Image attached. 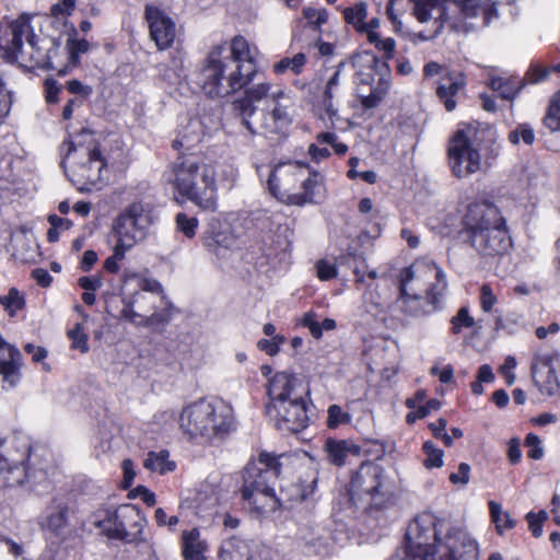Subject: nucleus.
<instances>
[{
    "label": "nucleus",
    "mask_w": 560,
    "mask_h": 560,
    "mask_svg": "<svg viewBox=\"0 0 560 560\" xmlns=\"http://www.w3.org/2000/svg\"><path fill=\"white\" fill-rule=\"evenodd\" d=\"M308 390L293 374L278 372L269 381L268 417L282 432L299 433L308 427L310 416L304 395Z\"/></svg>",
    "instance_id": "f257e3e1"
},
{
    "label": "nucleus",
    "mask_w": 560,
    "mask_h": 560,
    "mask_svg": "<svg viewBox=\"0 0 560 560\" xmlns=\"http://www.w3.org/2000/svg\"><path fill=\"white\" fill-rule=\"evenodd\" d=\"M179 428L189 440L213 443L228 438L235 429L233 409L221 399H199L183 408Z\"/></svg>",
    "instance_id": "f03ea898"
},
{
    "label": "nucleus",
    "mask_w": 560,
    "mask_h": 560,
    "mask_svg": "<svg viewBox=\"0 0 560 560\" xmlns=\"http://www.w3.org/2000/svg\"><path fill=\"white\" fill-rule=\"evenodd\" d=\"M281 465L273 454L261 452L257 459L244 468L242 498L259 514L275 512L279 508L275 483Z\"/></svg>",
    "instance_id": "7ed1b4c3"
},
{
    "label": "nucleus",
    "mask_w": 560,
    "mask_h": 560,
    "mask_svg": "<svg viewBox=\"0 0 560 560\" xmlns=\"http://www.w3.org/2000/svg\"><path fill=\"white\" fill-rule=\"evenodd\" d=\"M60 150L61 165L73 183L96 185L102 179L106 163L90 130L83 129L74 139L62 142Z\"/></svg>",
    "instance_id": "20e7f679"
},
{
    "label": "nucleus",
    "mask_w": 560,
    "mask_h": 560,
    "mask_svg": "<svg viewBox=\"0 0 560 560\" xmlns=\"http://www.w3.org/2000/svg\"><path fill=\"white\" fill-rule=\"evenodd\" d=\"M173 184L178 194L206 211L217 210L215 170L195 158H183L173 166Z\"/></svg>",
    "instance_id": "39448f33"
},
{
    "label": "nucleus",
    "mask_w": 560,
    "mask_h": 560,
    "mask_svg": "<svg viewBox=\"0 0 560 560\" xmlns=\"http://www.w3.org/2000/svg\"><path fill=\"white\" fill-rule=\"evenodd\" d=\"M250 65L226 59L220 48L213 49L199 74V83L210 97L229 95L245 86L254 77Z\"/></svg>",
    "instance_id": "423d86ee"
},
{
    "label": "nucleus",
    "mask_w": 560,
    "mask_h": 560,
    "mask_svg": "<svg viewBox=\"0 0 560 560\" xmlns=\"http://www.w3.org/2000/svg\"><path fill=\"white\" fill-rule=\"evenodd\" d=\"M31 444L26 436L13 434L0 440V486L15 487L30 479L26 466Z\"/></svg>",
    "instance_id": "0eeeda50"
},
{
    "label": "nucleus",
    "mask_w": 560,
    "mask_h": 560,
    "mask_svg": "<svg viewBox=\"0 0 560 560\" xmlns=\"http://www.w3.org/2000/svg\"><path fill=\"white\" fill-rule=\"evenodd\" d=\"M152 223L151 209L141 202H133L113 223L115 242L120 247L131 249L147 238Z\"/></svg>",
    "instance_id": "6e6552de"
},
{
    "label": "nucleus",
    "mask_w": 560,
    "mask_h": 560,
    "mask_svg": "<svg viewBox=\"0 0 560 560\" xmlns=\"http://www.w3.org/2000/svg\"><path fill=\"white\" fill-rule=\"evenodd\" d=\"M399 295L443 294L446 289L445 273L434 264L416 261L398 276Z\"/></svg>",
    "instance_id": "1a4fd4ad"
},
{
    "label": "nucleus",
    "mask_w": 560,
    "mask_h": 560,
    "mask_svg": "<svg viewBox=\"0 0 560 560\" xmlns=\"http://www.w3.org/2000/svg\"><path fill=\"white\" fill-rule=\"evenodd\" d=\"M452 530L460 529L452 528L447 533ZM447 535L440 539L438 537L435 516L431 513H423L409 524L402 549L408 550V552L419 553V556L428 558V560H439L436 548L446 540Z\"/></svg>",
    "instance_id": "9d476101"
},
{
    "label": "nucleus",
    "mask_w": 560,
    "mask_h": 560,
    "mask_svg": "<svg viewBox=\"0 0 560 560\" xmlns=\"http://www.w3.org/2000/svg\"><path fill=\"white\" fill-rule=\"evenodd\" d=\"M145 522L138 506L124 504L115 511H106L96 526L109 538L132 541L142 534Z\"/></svg>",
    "instance_id": "9b49d317"
},
{
    "label": "nucleus",
    "mask_w": 560,
    "mask_h": 560,
    "mask_svg": "<svg viewBox=\"0 0 560 560\" xmlns=\"http://www.w3.org/2000/svg\"><path fill=\"white\" fill-rule=\"evenodd\" d=\"M385 471L372 462L361 464L349 483L350 499L357 502L380 505L385 497Z\"/></svg>",
    "instance_id": "f8f14e48"
},
{
    "label": "nucleus",
    "mask_w": 560,
    "mask_h": 560,
    "mask_svg": "<svg viewBox=\"0 0 560 560\" xmlns=\"http://www.w3.org/2000/svg\"><path fill=\"white\" fill-rule=\"evenodd\" d=\"M448 164L457 178L468 177L481 168V155L464 130H458L448 145Z\"/></svg>",
    "instance_id": "ddd939ff"
},
{
    "label": "nucleus",
    "mask_w": 560,
    "mask_h": 560,
    "mask_svg": "<svg viewBox=\"0 0 560 560\" xmlns=\"http://www.w3.org/2000/svg\"><path fill=\"white\" fill-rule=\"evenodd\" d=\"M306 163L285 162L276 164L268 176V189L270 194L279 200L289 203V197L294 196L298 183L304 175Z\"/></svg>",
    "instance_id": "4468645a"
},
{
    "label": "nucleus",
    "mask_w": 560,
    "mask_h": 560,
    "mask_svg": "<svg viewBox=\"0 0 560 560\" xmlns=\"http://www.w3.org/2000/svg\"><path fill=\"white\" fill-rule=\"evenodd\" d=\"M346 65V61H340L330 74H327V71H320L316 73L311 82V89H314L318 93L319 106L332 127L335 120L339 118L338 108L335 106L334 100L338 94L340 77Z\"/></svg>",
    "instance_id": "2eb2a0df"
},
{
    "label": "nucleus",
    "mask_w": 560,
    "mask_h": 560,
    "mask_svg": "<svg viewBox=\"0 0 560 560\" xmlns=\"http://www.w3.org/2000/svg\"><path fill=\"white\" fill-rule=\"evenodd\" d=\"M463 224L469 238L487 230L503 226L505 219L493 202L481 200L468 206Z\"/></svg>",
    "instance_id": "dca6fc26"
},
{
    "label": "nucleus",
    "mask_w": 560,
    "mask_h": 560,
    "mask_svg": "<svg viewBox=\"0 0 560 560\" xmlns=\"http://www.w3.org/2000/svg\"><path fill=\"white\" fill-rule=\"evenodd\" d=\"M413 14L421 23L434 20L433 36H436L445 24L454 32L468 33L471 25L463 23L457 19L451 18L443 5V0H412Z\"/></svg>",
    "instance_id": "f3484780"
},
{
    "label": "nucleus",
    "mask_w": 560,
    "mask_h": 560,
    "mask_svg": "<svg viewBox=\"0 0 560 560\" xmlns=\"http://www.w3.org/2000/svg\"><path fill=\"white\" fill-rule=\"evenodd\" d=\"M4 30L5 50L16 58L23 56V37H25L32 50L30 57L33 58V51L37 50V45L36 35L31 26V15L22 13L18 19L5 22Z\"/></svg>",
    "instance_id": "a211bd4d"
},
{
    "label": "nucleus",
    "mask_w": 560,
    "mask_h": 560,
    "mask_svg": "<svg viewBox=\"0 0 560 560\" xmlns=\"http://www.w3.org/2000/svg\"><path fill=\"white\" fill-rule=\"evenodd\" d=\"M468 243L486 259L503 256L512 244L506 224L476 234L468 238Z\"/></svg>",
    "instance_id": "6ab92c4d"
},
{
    "label": "nucleus",
    "mask_w": 560,
    "mask_h": 560,
    "mask_svg": "<svg viewBox=\"0 0 560 560\" xmlns=\"http://www.w3.org/2000/svg\"><path fill=\"white\" fill-rule=\"evenodd\" d=\"M145 21L149 24L150 37L159 50L170 48L176 37V24L164 11L154 5H147Z\"/></svg>",
    "instance_id": "aec40b11"
},
{
    "label": "nucleus",
    "mask_w": 560,
    "mask_h": 560,
    "mask_svg": "<svg viewBox=\"0 0 560 560\" xmlns=\"http://www.w3.org/2000/svg\"><path fill=\"white\" fill-rule=\"evenodd\" d=\"M560 361V352L551 351L535 358L532 365V377L542 394L552 396L560 388V383L552 368L553 362Z\"/></svg>",
    "instance_id": "412c9836"
},
{
    "label": "nucleus",
    "mask_w": 560,
    "mask_h": 560,
    "mask_svg": "<svg viewBox=\"0 0 560 560\" xmlns=\"http://www.w3.org/2000/svg\"><path fill=\"white\" fill-rule=\"evenodd\" d=\"M435 291L431 294L399 295L397 304L406 316L420 318L428 316L441 307V296Z\"/></svg>",
    "instance_id": "4be33fe9"
},
{
    "label": "nucleus",
    "mask_w": 560,
    "mask_h": 560,
    "mask_svg": "<svg viewBox=\"0 0 560 560\" xmlns=\"http://www.w3.org/2000/svg\"><path fill=\"white\" fill-rule=\"evenodd\" d=\"M272 92L273 91H271V84L269 82L254 84L245 91L246 95L244 98L236 100L234 102V108L242 116V124L250 133L257 132L254 128L253 121L249 119L256 112L253 103L261 101L265 97L270 100Z\"/></svg>",
    "instance_id": "5701e85b"
},
{
    "label": "nucleus",
    "mask_w": 560,
    "mask_h": 560,
    "mask_svg": "<svg viewBox=\"0 0 560 560\" xmlns=\"http://www.w3.org/2000/svg\"><path fill=\"white\" fill-rule=\"evenodd\" d=\"M23 358L20 350L14 346H8V355L0 358V376L2 377V388L13 389L22 380L21 369Z\"/></svg>",
    "instance_id": "b1692460"
},
{
    "label": "nucleus",
    "mask_w": 560,
    "mask_h": 560,
    "mask_svg": "<svg viewBox=\"0 0 560 560\" xmlns=\"http://www.w3.org/2000/svg\"><path fill=\"white\" fill-rule=\"evenodd\" d=\"M302 192H296L289 197V203L303 206L306 203H320L326 196L323 176L318 172H312L310 176L302 182Z\"/></svg>",
    "instance_id": "393cba45"
},
{
    "label": "nucleus",
    "mask_w": 560,
    "mask_h": 560,
    "mask_svg": "<svg viewBox=\"0 0 560 560\" xmlns=\"http://www.w3.org/2000/svg\"><path fill=\"white\" fill-rule=\"evenodd\" d=\"M351 65L355 69V82L358 84L370 85L376 73L388 70L385 61H381L377 57L368 52L353 56Z\"/></svg>",
    "instance_id": "a878e982"
},
{
    "label": "nucleus",
    "mask_w": 560,
    "mask_h": 560,
    "mask_svg": "<svg viewBox=\"0 0 560 560\" xmlns=\"http://www.w3.org/2000/svg\"><path fill=\"white\" fill-rule=\"evenodd\" d=\"M201 242L208 252L218 257H224L228 250L236 246V237L230 229L218 230L213 223L202 234Z\"/></svg>",
    "instance_id": "bb28decb"
},
{
    "label": "nucleus",
    "mask_w": 560,
    "mask_h": 560,
    "mask_svg": "<svg viewBox=\"0 0 560 560\" xmlns=\"http://www.w3.org/2000/svg\"><path fill=\"white\" fill-rule=\"evenodd\" d=\"M466 84L462 72H448L441 79L436 88V95L447 112H453L456 106V97Z\"/></svg>",
    "instance_id": "cd10ccee"
},
{
    "label": "nucleus",
    "mask_w": 560,
    "mask_h": 560,
    "mask_svg": "<svg viewBox=\"0 0 560 560\" xmlns=\"http://www.w3.org/2000/svg\"><path fill=\"white\" fill-rule=\"evenodd\" d=\"M70 506L63 499L55 498L51 504L46 509V515L40 522V526L56 535H60L69 524Z\"/></svg>",
    "instance_id": "c85d7f7f"
},
{
    "label": "nucleus",
    "mask_w": 560,
    "mask_h": 560,
    "mask_svg": "<svg viewBox=\"0 0 560 560\" xmlns=\"http://www.w3.org/2000/svg\"><path fill=\"white\" fill-rule=\"evenodd\" d=\"M147 294L142 291H138L130 296H125L122 299L124 307L121 310L122 318L129 320L130 323L137 326H151L154 323L161 319V316L156 313L151 314L150 316L143 315L137 311H135V306L140 300H145Z\"/></svg>",
    "instance_id": "c756f323"
},
{
    "label": "nucleus",
    "mask_w": 560,
    "mask_h": 560,
    "mask_svg": "<svg viewBox=\"0 0 560 560\" xmlns=\"http://www.w3.org/2000/svg\"><path fill=\"white\" fill-rule=\"evenodd\" d=\"M208 544L201 539L198 528L182 533V555L184 560H207Z\"/></svg>",
    "instance_id": "7c9ffc66"
},
{
    "label": "nucleus",
    "mask_w": 560,
    "mask_h": 560,
    "mask_svg": "<svg viewBox=\"0 0 560 560\" xmlns=\"http://www.w3.org/2000/svg\"><path fill=\"white\" fill-rule=\"evenodd\" d=\"M270 101L272 102L273 106L268 113L271 115V118H273L278 124H280V126L287 129L292 121L288 112L291 105L290 97L284 93L283 90L278 89L271 93Z\"/></svg>",
    "instance_id": "2f4dec72"
},
{
    "label": "nucleus",
    "mask_w": 560,
    "mask_h": 560,
    "mask_svg": "<svg viewBox=\"0 0 560 560\" xmlns=\"http://www.w3.org/2000/svg\"><path fill=\"white\" fill-rule=\"evenodd\" d=\"M219 558L220 560H249V546L245 540L231 537L222 542Z\"/></svg>",
    "instance_id": "473e14b6"
},
{
    "label": "nucleus",
    "mask_w": 560,
    "mask_h": 560,
    "mask_svg": "<svg viewBox=\"0 0 560 560\" xmlns=\"http://www.w3.org/2000/svg\"><path fill=\"white\" fill-rule=\"evenodd\" d=\"M224 57L229 60L236 61L238 65H250L256 70L254 56L250 52L249 45L242 36H236L232 39L230 54Z\"/></svg>",
    "instance_id": "72a5a7b5"
},
{
    "label": "nucleus",
    "mask_w": 560,
    "mask_h": 560,
    "mask_svg": "<svg viewBox=\"0 0 560 560\" xmlns=\"http://www.w3.org/2000/svg\"><path fill=\"white\" fill-rule=\"evenodd\" d=\"M168 457L170 453L165 450L160 452H150L144 459L143 466L144 468L161 475L167 474L173 471L176 467L175 463L170 460Z\"/></svg>",
    "instance_id": "f704fd0d"
},
{
    "label": "nucleus",
    "mask_w": 560,
    "mask_h": 560,
    "mask_svg": "<svg viewBox=\"0 0 560 560\" xmlns=\"http://www.w3.org/2000/svg\"><path fill=\"white\" fill-rule=\"evenodd\" d=\"M199 129V121L191 120L185 132L179 133V136L173 140L172 147L176 150H190L201 140Z\"/></svg>",
    "instance_id": "c9c22d12"
},
{
    "label": "nucleus",
    "mask_w": 560,
    "mask_h": 560,
    "mask_svg": "<svg viewBox=\"0 0 560 560\" xmlns=\"http://www.w3.org/2000/svg\"><path fill=\"white\" fill-rule=\"evenodd\" d=\"M489 511L491 521L495 525L497 533L503 535L505 530L515 527L516 522L512 518L511 514L503 511L502 505L495 501H489Z\"/></svg>",
    "instance_id": "e433bc0d"
},
{
    "label": "nucleus",
    "mask_w": 560,
    "mask_h": 560,
    "mask_svg": "<svg viewBox=\"0 0 560 560\" xmlns=\"http://www.w3.org/2000/svg\"><path fill=\"white\" fill-rule=\"evenodd\" d=\"M351 448L352 446L343 440H328L325 444L328 459L336 466H341L346 463V458L351 453Z\"/></svg>",
    "instance_id": "4c0bfd02"
},
{
    "label": "nucleus",
    "mask_w": 560,
    "mask_h": 560,
    "mask_svg": "<svg viewBox=\"0 0 560 560\" xmlns=\"http://www.w3.org/2000/svg\"><path fill=\"white\" fill-rule=\"evenodd\" d=\"M306 65V56L303 52L294 55L292 58L285 57L272 66L276 74H283L288 70L294 74H301Z\"/></svg>",
    "instance_id": "58836bf2"
},
{
    "label": "nucleus",
    "mask_w": 560,
    "mask_h": 560,
    "mask_svg": "<svg viewBox=\"0 0 560 560\" xmlns=\"http://www.w3.org/2000/svg\"><path fill=\"white\" fill-rule=\"evenodd\" d=\"M0 304L13 317L25 307V298L16 288H11L7 294L0 296Z\"/></svg>",
    "instance_id": "ea45409f"
},
{
    "label": "nucleus",
    "mask_w": 560,
    "mask_h": 560,
    "mask_svg": "<svg viewBox=\"0 0 560 560\" xmlns=\"http://www.w3.org/2000/svg\"><path fill=\"white\" fill-rule=\"evenodd\" d=\"M389 88V80L381 75L380 82L376 86L371 89L369 95L362 97L361 103L365 109H372L378 106V104L385 97Z\"/></svg>",
    "instance_id": "a19ab883"
},
{
    "label": "nucleus",
    "mask_w": 560,
    "mask_h": 560,
    "mask_svg": "<svg viewBox=\"0 0 560 560\" xmlns=\"http://www.w3.org/2000/svg\"><path fill=\"white\" fill-rule=\"evenodd\" d=\"M366 4L359 2L352 8H347L343 11V18L348 24L353 25L359 32L368 31L366 23Z\"/></svg>",
    "instance_id": "79ce46f5"
},
{
    "label": "nucleus",
    "mask_w": 560,
    "mask_h": 560,
    "mask_svg": "<svg viewBox=\"0 0 560 560\" xmlns=\"http://www.w3.org/2000/svg\"><path fill=\"white\" fill-rule=\"evenodd\" d=\"M489 85L493 91H498L504 100H513L522 89L521 82L514 83L501 77H492Z\"/></svg>",
    "instance_id": "37998d69"
},
{
    "label": "nucleus",
    "mask_w": 560,
    "mask_h": 560,
    "mask_svg": "<svg viewBox=\"0 0 560 560\" xmlns=\"http://www.w3.org/2000/svg\"><path fill=\"white\" fill-rule=\"evenodd\" d=\"M453 3L463 18L472 19L485 11L489 0H453Z\"/></svg>",
    "instance_id": "c03bdc74"
},
{
    "label": "nucleus",
    "mask_w": 560,
    "mask_h": 560,
    "mask_svg": "<svg viewBox=\"0 0 560 560\" xmlns=\"http://www.w3.org/2000/svg\"><path fill=\"white\" fill-rule=\"evenodd\" d=\"M352 416L339 405H330L327 409L326 424L329 429H336L343 424H349Z\"/></svg>",
    "instance_id": "a18cd8bd"
},
{
    "label": "nucleus",
    "mask_w": 560,
    "mask_h": 560,
    "mask_svg": "<svg viewBox=\"0 0 560 560\" xmlns=\"http://www.w3.org/2000/svg\"><path fill=\"white\" fill-rule=\"evenodd\" d=\"M69 51V65L77 67L79 65L80 56L90 50V43L86 39L69 38L66 45Z\"/></svg>",
    "instance_id": "49530a36"
},
{
    "label": "nucleus",
    "mask_w": 560,
    "mask_h": 560,
    "mask_svg": "<svg viewBox=\"0 0 560 560\" xmlns=\"http://www.w3.org/2000/svg\"><path fill=\"white\" fill-rule=\"evenodd\" d=\"M542 122L551 132L560 131V94L551 101Z\"/></svg>",
    "instance_id": "de8ad7c7"
},
{
    "label": "nucleus",
    "mask_w": 560,
    "mask_h": 560,
    "mask_svg": "<svg viewBox=\"0 0 560 560\" xmlns=\"http://www.w3.org/2000/svg\"><path fill=\"white\" fill-rule=\"evenodd\" d=\"M176 229L184 234L187 238H192L196 235L198 228V220L195 217H189L185 212H179L175 217Z\"/></svg>",
    "instance_id": "09e8293b"
},
{
    "label": "nucleus",
    "mask_w": 560,
    "mask_h": 560,
    "mask_svg": "<svg viewBox=\"0 0 560 560\" xmlns=\"http://www.w3.org/2000/svg\"><path fill=\"white\" fill-rule=\"evenodd\" d=\"M68 336L71 340V348L79 350L82 353L89 351L88 335L84 331V326L81 323L68 331Z\"/></svg>",
    "instance_id": "8fccbe9b"
},
{
    "label": "nucleus",
    "mask_w": 560,
    "mask_h": 560,
    "mask_svg": "<svg viewBox=\"0 0 560 560\" xmlns=\"http://www.w3.org/2000/svg\"><path fill=\"white\" fill-rule=\"evenodd\" d=\"M423 451L427 455L424 465L427 468H440L443 465V451L438 448L433 442L427 441L423 444Z\"/></svg>",
    "instance_id": "3c124183"
},
{
    "label": "nucleus",
    "mask_w": 560,
    "mask_h": 560,
    "mask_svg": "<svg viewBox=\"0 0 560 560\" xmlns=\"http://www.w3.org/2000/svg\"><path fill=\"white\" fill-rule=\"evenodd\" d=\"M254 124V128L257 130V133L265 135H281L284 133V128L280 126L269 113L262 114V119L259 125ZM256 135V132L254 133Z\"/></svg>",
    "instance_id": "603ef678"
},
{
    "label": "nucleus",
    "mask_w": 560,
    "mask_h": 560,
    "mask_svg": "<svg viewBox=\"0 0 560 560\" xmlns=\"http://www.w3.org/2000/svg\"><path fill=\"white\" fill-rule=\"evenodd\" d=\"M451 324L452 332L458 335L463 328H471L475 325V319L469 315L468 308L462 307L457 314L452 317Z\"/></svg>",
    "instance_id": "864d4df0"
},
{
    "label": "nucleus",
    "mask_w": 560,
    "mask_h": 560,
    "mask_svg": "<svg viewBox=\"0 0 560 560\" xmlns=\"http://www.w3.org/2000/svg\"><path fill=\"white\" fill-rule=\"evenodd\" d=\"M523 140L526 144H532L535 140L534 129L528 124H520L509 135V140L516 144L520 140Z\"/></svg>",
    "instance_id": "5fc2aeb1"
},
{
    "label": "nucleus",
    "mask_w": 560,
    "mask_h": 560,
    "mask_svg": "<svg viewBox=\"0 0 560 560\" xmlns=\"http://www.w3.org/2000/svg\"><path fill=\"white\" fill-rule=\"evenodd\" d=\"M303 16L313 26L314 30L320 27L328 20V12L325 9L306 7L303 9Z\"/></svg>",
    "instance_id": "6e6d98bb"
},
{
    "label": "nucleus",
    "mask_w": 560,
    "mask_h": 560,
    "mask_svg": "<svg viewBox=\"0 0 560 560\" xmlns=\"http://www.w3.org/2000/svg\"><path fill=\"white\" fill-rule=\"evenodd\" d=\"M129 250V248L120 247V244L116 243L114 246L113 255L104 261L105 270L112 273H116L119 270L118 262L125 258L126 253Z\"/></svg>",
    "instance_id": "4d7b16f0"
},
{
    "label": "nucleus",
    "mask_w": 560,
    "mask_h": 560,
    "mask_svg": "<svg viewBox=\"0 0 560 560\" xmlns=\"http://www.w3.org/2000/svg\"><path fill=\"white\" fill-rule=\"evenodd\" d=\"M285 342V338L282 335H276L271 339H260L257 342L259 350L265 351L268 355H276L280 346Z\"/></svg>",
    "instance_id": "13d9d810"
},
{
    "label": "nucleus",
    "mask_w": 560,
    "mask_h": 560,
    "mask_svg": "<svg viewBox=\"0 0 560 560\" xmlns=\"http://www.w3.org/2000/svg\"><path fill=\"white\" fill-rule=\"evenodd\" d=\"M498 300L495 294L493 293L492 288L489 284H483L480 288V305L481 310L486 313H490L493 311L494 305Z\"/></svg>",
    "instance_id": "bf43d9fd"
},
{
    "label": "nucleus",
    "mask_w": 560,
    "mask_h": 560,
    "mask_svg": "<svg viewBox=\"0 0 560 560\" xmlns=\"http://www.w3.org/2000/svg\"><path fill=\"white\" fill-rule=\"evenodd\" d=\"M525 444L529 448L528 457L532 459H540L544 455V448L541 446V441L538 435L534 433L527 434L525 439Z\"/></svg>",
    "instance_id": "052dcab7"
},
{
    "label": "nucleus",
    "mask_w": 560,
    "mask_h": 560,
    "mask_svg": "<svg viewBox=\"0 0 560 560\" xmlns=\"http://www.w3.org/2000/svg\"><path fill=\"white\" fill-rule=\"evenodd\" d=\"M316 272L317 277L323 280L327 281L337 276V269L336 264H331L328 260L322 259L316 262Z\"/></svg>",
    "instance_id": "680f3d73"
},
{
    "label": "nucleus",
    "mask_w": 560,
    "mask_h": 560,
    "mask_svg": "<svg viewBox=\"0 0 560 560\" xmlns=\"http://www.w3.org/2000/svg\"><path fill=\"white\" fill-rule=\"evenodd\" d=\"M470 479V466L467 463H460L458 470L450 475V481L453 485L466 486Z\"/></svg>",
    "instance_id": "e2e57ef3"
},
{
    "label": "nucleus",
    "mask_w": 560,
    "mask_h": 560,
    "mask_svg": "<svg viewBox=\"0 0 560 560\" xmlns=\"http://www.w3.org/2000/svg\"><path fill=\"white\" fill-rule=\"evenodd\" d=\"M154 520L159 526H167L170 530L174 532L179 522L176 515L167 516L162 508H158L154 512Z\"/></svg>",
    "instance_id": "0e129e2a"
},
{
    "label": "nucleus",
    "mask_w": 560,
    "mask_h": 560,
    "mask_svg": "<svg viewBox=\"0 0 560 560\" xmlns=\"http://www.w3.org/2000/svg\"><path fill=\"white\" fill-rule=\"evenodd\" d=\"M301 324L310 330L311 335L315 339H319L322 337V326L316 320V316L314 313H305L301 319Z\"/></svg>",
    "instance_id": "69168bd1"
},
{
    "label": "nucleus",
    "mask_w": 560,
    "mask_h": 560,
    "mask_svg": "<svg viewBox=\"0 0 560 560\" xmlns=\"http://www.w3.org/2000/svg\"><path fill=\"white\" fill-rule=\"evenodd\" d=\"M77 0H60L50 8V13L55 18L70 15L75 7Z\"/></svg>",
    "instance_id": "338daca9"
},
{
    "label": "nucleus",
    "mask_w": 560,
    "mask_h": 560,
    "mask_svg": "<svg viewBox=\"0 0 560 560\" xmlns=\"http://www.w3.org/2000/svg\"><path fill=\"white\" fill-rule=\"evenodd\" d=\"M61 91V85L54 79L45 80V92H46V101L50 104H55L59 101L58 94Z\"/></svg>",
    "instance_id": "774afa93"
}]
</instances>
